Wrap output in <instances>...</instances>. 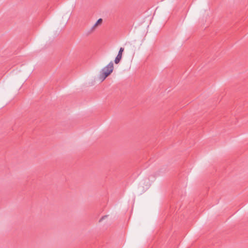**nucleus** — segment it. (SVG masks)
I'll return each mask as SVG.
<instances>
[{
  "mask_svg": "<svg viewBox=\"0 0 248 248\" xmlns=\"http://www.w3.org/2000/svg\"><path fill=\"white\" fill-rule=\"evenodd\" d=\"M113 69V63L111 61L102 69V73L100 75V78L102 79V81H103L112 72Z\"/></svg>",
  "mask_w": 248,
  "mask_h": 248,
  "instance_id": "1",
  "label": "nucleus"
},
{
  "mask_svg": "<svg viewBox=\"0 0 248 248\" xmlns=\"http://www.w3.org/2000/svg\"><path fill=\"white\" fill-rule=\"evenodd\" d=\"M102 18H99V19L97 20V21H96V22L94 24V25L92 27L91 29V31H93L94 30L95 28H96V27L98 25V24H100L101 23H102Z\"/></svg>",
  "mask_w": 248,
  "mask_h": 248,
  "instance_id": "3",
  "label": "nucleus"
},
{
  "mask_svg": "<svg viewBox=\"0 0 248 248\" xmlns=\"http://www.w3.org/2000/svg\"><path fill=\"white\" fill-rule=\"evenodd\" d=\"M124 51V48L120 47L118 53L114 60V62L115 64H118L121 61Z\"/></svg>",
  "mask_w": 248,
  "mask_h": 248,
  "instance_id": "2",
  "label": "nucleus"
},
{
  "mask_svg": "<svg viewBox=\"0 0 248 248\" xmlns=\"http://www.w3.org/2000/svg\"><path fill=\"white\" fill-rule=\"evenodd\" d=\"M107 216H108L106 215V216H104L102 217L99 219V222H101V221H102L104 219H105L107 217Z\"/></svg>",
  "mask_w": 248,
  "mask_h": 248,
  "instance_id": "4",
  "label": "nucleus"
}]
</instances>
